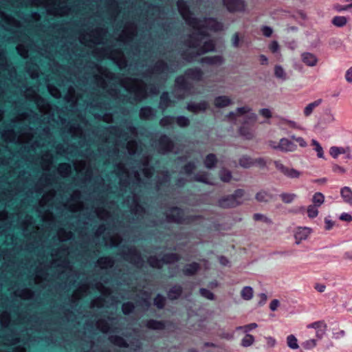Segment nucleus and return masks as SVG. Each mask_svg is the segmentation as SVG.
Segmentation results:
<instances>
[{
  "label": "nucleus",
  "instance_id": "a19ab883",
  "mask_svg": "<svg viewBox=\"0 0 352 352\" xmlns=\"http://www.w3.org/2000/svg\"><path fill=\"white\" fill-rule=\"evenodd\" d=\"M182 292V288L180 285L173 286L168 292V296L170 299L174 300L179 298Z\"/></svg>",
  "mask_w": 352,
  "mask_h": 352
},
{
  "label": "nucleus",
  "instance_id": "680f3d73",
  "mask_svg": "<svg viewBox=\"0 0 352 352\" xmlns=\"http://www.w3.org/2000/svg\"><path fill=\"white\" fill-rule=\"evenodd\" d=\"M121 242L120 236L118 235H114L109 238V240L106 239V244L109 246H117Z\"/></svg>",
  "mask_w": 352,
  "mask_h": 352
},
{
  "label": "nucleus",
  "instance_id": "052dcab7",
  "mask_svg": "<svg viewBox=\"0 0 352 352\" xmlns=\"http://www.w3.org/2000/svg\"><path fill=\"white\" fill-rule=\"evenodd\" d=\"M287 345L292 349H298V341L294 335H290L287 338Z\"/></svg>",
  "mask_w": 352,
  "mask_h": 352
},
{
  "label": "nucleus",
  "instance_id": "412c9836",
  "mask_svg": "<svg viewBox=\"0 0 352 352\" xmlns=\"http://www.w3.org/2000/svg\"><path fill=\"white\" fill-rule=\"evenodd\" d=\"M232 104V100L228 96H219L215 97L214 99V105L218 109L225 108Z\"/></svg>",
  "mask_w": 352,
  "mask_h": 352
},
{
  "label": "nucleus",
  "instance_id": "dca6fc26",
  "mask_svg": "<svg viewBox=\"0 0 352 352\" xmlns=\"http://www.w3.org/2000/svg\"><path fill=\"white\" fill-rule=\"evenodd\" d=\"M223 4L231 12L245 10V3L243 0H223Z\"/></svg>",
  "mask_w": 352,
  "mask_h": 352
},
{
  "label": "nucleus",
  "instance_id": "c9c22d12",
  "mask_svg": "<svg viewBox=\"0 0 352 352\" xmlns=\"http://www.w3.org/2000/svg\"><path fill=\"white\" fill-rule=\"evenodd\" d=\"M322 100L320 98V99H318V100L308 104L305 107L304 111H303L305 116L306 117L309 116L312 113L314 109L316 107H318L322 103Z\"/></svg>",
  "mask_w": 352,
  "mask_h": 352
},
{
  "label": "nucleus",
  "instance_id": "8fccbe9b",
  "mask_svg": "<svg viewBox=\"0 0 352 352\" xmlns=\"http://www.w3.org/2000/svg\"><path fill=\"white\" fill-rule=\"evenodd\" d=\"M175 122H176L179 127L185 128L189 126L190 120L186 116H179L175 118Z\"/></svg>",
  "mask_w": 352,
  "mask_h": 352
},
{
  "label": "nucleus",
  "instance_id": "4c0bfd02",
  "mask_svg": "<svg viewBox=\"0 0 352 352\" xmlns=\"http://www.w3.org/2000/svg\"><path fill=\"white\" fill-rule=\"evenodd\" d=\"M90 287L87 285H83L80 287L73 294L74 300L79 299L89 293Z\"/></svg>",
  "mask_w": 352,
  "mask_h": 352
},
{
  "label": "nucleus",
  "instance_id": "49530a36",
  "mask_svg": "<svg viewBox=\"0 0 352 352\" xmlns=\"http://www.w3.org/2000/svg\"><path fill=\"white\" fill-rule=\"evenodd\" d=\"M71 166L67 163L60 164L58 168V172L62 177H67L71 173Z\"/></svg>",
  "mask_w": 352,
  "mask_h": 352
},
{
  "label": "nucleus",
  "instance_id": "72a5a7b5",
  "mask_svg": "<svg viewBox=\"0 0 352 352\" xmlns=\"http://www.w3.org/2000/svg\"><path fill=\"white\" fill-rule=\"evenodd\" d=\"M340 194L345 202L352 204V190L349 187L345 186L341 188Z\"/></svg>",
  "mask_w": 352,
  "mask_h": 352
},
{
  "label": "nucleus",
  "instance_id": "f3484780",
  "mask_svg": "<svg viewBox=\"0 0 352 352\" xmlns=\"http://www.w3.org/2000/svg\"><path fill=\"white\" fill-rule=\"evenodd\" d=\"M208 107V103L205 100H202L199 102H190L186 106L187 110L194 113L205 112Z\"/></svg>",
  "mask_w": 352,
  "mask_h": 352
},
{
  "label": "nucleus",
  "instance_id": "39448f33",
  "mask_svg": "<svg viewBox=\"0 0 352 352\" xmlns=\"http://www.w3.org/2000/svg\"><path fill=\"white\" fill-rule=\"evenodd\" d=\"M245 194L244 190L236 189L233 194L220 198L218 204L223 208H235L243 203V197Z\"/></svg>",
  "mask_w": 352,
  "mask_h": 352
},
{
  "label": "nucleus",
  "instance_id": "4468645a",
  "mask_svg": "<svg viewBox=\"0 0 352 352\" xmlns=\"http://www.w3.org/2000/svg\"><path fill=\"white\" fill-rule=\"evenodd\" d=\"M270 146L274 149L280 150L283 152H292L296 149V145L291 140L285 138H281L277 146L270 144Z\"/></svg>",
  "mask_w": 352,
  "mask_h": 352
},
{
  "label": "nucleus",
  "instance_id": "c85d7f7f",
  "mask_svg": "<svg viewBox=\"0 0 352 352\" xmlns=\"http://www.w3.org/2000/svg\"><path fill=\"white\" fill-rule=\"evenodd\" d=\"M173 104L174 102L169 98L168 94L167 92L162 93L160 97L159 108L164 111L168 107H171Z\"/></svg>",
  "mask_w": 352,
  "mask_h": 352
},
{
  "label": "nucleus",
  "instance_id": "338daca9",
  "mask_svg": "<svg viewBox=\"0 0 352 352\" xmlns=\"http://www.w3.org/2000/svg\"><path fill=\"white\" fill-rule=\"evenodd\" d=\"M280 196L283 201L286 204L292 202L296 197L294 193H282Z\"/></svg>",
  "mask_w": 352,
  "mask_h": 352
},
{
  "label": "nucleus",
  "instance_id": "0eeeda50",
  "mask_svg": "<svg viewBox=\"0 0 352 352\" xmlns=\"http://www.w3.org/2000/svg\"><path fill=\"white\" fill-rule=\"evenodd\" d=\"M188 87L184 76H179L175 80V87L173 91L175 98L178 100L184 98L188 94Z\"/></svg>",
  "mask_w": 352,
  "mask_h": 352
},
{
  "label": "nucleus",
  "instance_id": "bf43d9fd",
  "mask_svg": "<svg viewBox=\"0 0 352 352\" xmlns=\"http://www.w3.org/2000/svg\"><path fill=\"white\" fill-rule=\"evenodd\" d=\"M219 177L221 180L223 182H229L232 179V173L227 169H222L220 171Z\"/></svg>",
  "mask_w": 352,
  "mask_h": 352
},
{
  "label": "nucleus",
  "instance_id": "13d9d810",
  "mask_svg": "<svg viewBox=\"0 0 352 352\" xmlns=\"http://www.w3.org/2000/svg\"><path fill=\"white\" fill-rule=\"evenodd\" d=\"M16 295L23 299H30L33 296V292L29 289H24L17 291Z\"/></svg>",
  "mask_w": 352,
  "mask_h": 352
},
{
  "label": "nucleus",
  "instance_id": "69168bd1",
  "mask_svg": "<svg viewBox=\"0 0 352 352\" xmlns=\"http://www.w3.org/2000/svg\"><path fill=\"white\" fill-rule=\"evenodd\" d=\"M307 212L308 217L311 219L316 217L318 214V208L313 205H309L307 207Z\"/></svg>",
  "mask_w": 352,
  "mask_h": 352
},
{
  "label": "nucleus",
  "instance_id": "6e6d98bb",
  "mask_svg": "<svg viewBox=\"0 0 352 352\" xmlns=\"http://www.w3.org/2000/svg\"><path fill=\"white\" fill-rule=\"evenodd\" d=\"M164 263H173L177 261L179 257L175 253L166 254L163 258Z\"/></svg>",
  "mask_w": 352,
  "mask_h": 352
},
{
  "label": "nucleus",
  "instance_id": "c756f323",
  "mask_svg": "<svg viewBox=\"0 0 352 352\" xmlns=\"http://www.w3.org/2000/svg\"><path fill=\"white\" fill-rule=\"evenodd\" d=\"M192 180L209 185H212V182H211L209 179V173L204 171L199 172L195 174L192 178Z\"/></svg>",
  "mask_w": 352,
  "mask_h": 352
},
{
  "label": "nucleus",
  "instance_id": "de8ad7c7",
  "mask_svg": "<svg viewBox=\"0 0 352 352\" xmlns=\"http://www.w3.org/2000/svg\"><path fill=\"white\" fill-rule=\"evenodd\" d=\"M241 298L245 300H250L253 297V289L250 286L244 287L241 290Z\"/></svg>",
  "mask_w": 352,
  "mask_h": 352
},
{
  "label": "nucleus",
  "instance_id": "cd10ccee",
  "mask_svg": "<svg viewBox=\"0 0 352 352\" xmlns=\"http://www.w3.org/2000/svg\"><path fill=\"white\" fill-rule=\"evenodd\" d=\"M200 62L210 65H220L223 63V58L221 56H206L202 58Z\"/></svg>",
  "mask_w": 352,
  "mask_h": 352
},
{
  "label": "nucleus",
  "instance_id": "9b49d317",
  "mask_svg": "<svg viewBox=\"0 0 352 352\" xmlns=\"http://www.w3.org/2000/svg\"><path fill=\"white\" fill-rule=\"evenodd\" d=\"M136 33V26L133 23H127L122 33L119 35L118 39L124 43L131 40Z\"/></svg>",
  "mask_w": 352,
  "mask_h": 352
},
{
  "label": "nucleus",
  "instance_id": "6ab92c4d",
  "mask_svg": "<svg viewBox=\"0 0 352 352\" xmlns=\"http://www.w3.org/2000/svg\"><path fill=\"white\" fill-rule=\"evenodd\" d=\"M166 218L168 221L182 223L183 212L178 208H172L166 212Z\"/></svg>",
  "mask_w": 352,
  "mask_h": 352
},
{
  "label": "nucleus",
  "instance_id": "a211bd4d",
  "mask_svg": "<svg viewBox=\"0 0 352 352\" xmlns=\"http://www.w3.org/2000/svg\"><path fill=\"white\" fill-rule=\"evenodd\" d=\"M124 258L135 265L142 263V258L139 252L135 248H128L127 252H124Z\"/></svg>",
  "mask_w": 352,
  "mask_h": 352
},
{
  "label": "nucleus",
  "instance_id": "5701e85b",
  "mask_svg": "<svg viewBox=\"0 0 352 352\" xmlns=\"http://www.w3.org/2000/svg\"><path fill=\"white\" fill-rule=\"evenodd\" d=\"M98 71L102 76H96V80L97 82V84L98 86L105 88L106 87V80L104 79L103 76L106 78H113V74H111L110 72H109L106 69L100 68L98 69Z\"/></svg>",
  "mask_w": 352,
  "mask_h": 352
},
{
  "label": "nucleus",
  "instance_id": "09e8293b",
  "mask_svg": "<svg viewBox=\"0 0 352 352\" xmlns=\"http://www.w3.org/2000/svg\"><path fill=\"white\" fill-rule=\"evenodd\" d=\"M313 206L318 208L324 204V196L321 192H316L312 197Z\"/></svg>",
  "mask_w": 352,
  "mask_h": 352
},
{
  "label": "nucleus",
  "instance_id": "20e7f679",
  "mask_svg": "<svg viewBox=\"0 0 352 352\" xmlns=\"http://www.w3.org/2000/svg\"><path fill=\"white\" fill-rule=\"evenodd\" d=\"M116 175L119 178V184L121 190H124V188L131 187L135 184L140 182L139 173L137 170H133L131 173L122 164H118L116 168Z\"/></svg>",
  "mask_w": 352,
  "mask_h": 352
},
{
  "label": "nucleus",
  "instance_id": "f257e3e1",
  "mask_svg": "<svg viewBox=\"0 0 352 352\" xmlns=\"http://www.w3.org/2000/svg\"><path fill=\"white\" fill-rule=\"evenodd\" d=\"M177 8L185 21L196 31V32L190 35L188 38L185 41L186 45L189 48L197 49L195 56L214 51V43L212 40L204 41L203 45L201 46L202 37L206 35L208 30L214 31L221 30L222 25L212 18H205L202 20H198L192 17V14L189 11L185 2L182 0L177 1Z\"/></svg>",
  "mask_w": 352,
  "mask_h": 352
},
{
  "label": "nucleus",
  "instance_id": "6e6552de",
  "mask_svg": "<svg viewBox=\"0 0 352 352\" xmlns=\"http://www.w3.org/2000/svg\"><path fill=\"white\" fill-rule=\"evenodd\" d=\"M274 164L277 170L287 177L295 179L298 178L301 175L299 170L285 166L279 161H274Z\"/></svg>",
  "mask_w": 352,
  "mask_h": 352
},
{
  "label": "nucleus",
  "instance_id": "0e129e2a",
  "mask_svg": "<svg viewBox=\"0 0 352 352\" xmlns=\"http://www.w3.org/2000/svg\"><path fill=\"white\" fill-rule=\"evenodd\" d=\"M196 164L195 162H190L187 163L183 168L184 173L186 175H190L193 173V171L196 168Z\"/></svg>",
  "mask_w": 352,
  "mask_h": 352
},
{
  "label": "nucleus",
  "instance_id": "2eb2a0df",
  "mask_svg": "<svg viewBox=\"0 0 352 352\" xmlns=\"http://www.w3.org/2000/svg\"><path fill=\"white\" fill-rule=\"evenodd\" d=\"M173 143L166 135H162L159 140L157 150L162 154L172 151Z\"/></svg>",
  "mask_w": 352,
  "mask_h": 352
},
{
  "label": "nucleus",
  "instance_id": "423d86ee",
  "mask_svg": "<svg viewBox=\"0 0 352 352\" xmlns=\"http://www.w3.org/2000/svg\"><path fill=\"white\" fill-rule=\"evenodd\" d=\"M105 33L103 29L98 28L90 33L82 34L79 38L80 42L88 46L101 43L103 41Z\"/></svg>",
  "mask_w": 352,
  "mask_h": 352
},
{
  "label": "nucleus",
  "instance_id": "c03bdc74",
  "mask_svg": "<svg viewBox=\"0 0 352 352\" xmlns=\"http://www.w3.org/2000/svg\"><path fill=\"white\" fill-rule=\"evenodd\" d=\"M255 198L259 202H268L272 195L267 191L261 190L256 193Z\"/></svg>",
  "mask_w": 352,
  "mask_h": 352
},
{
  "label": "nucleus",
  "instance_id": "4be33fe9",
  "mask_svg": "<svg viewBox=\"0 0 352 352\" xmlns=\"http://www.w3.org/2000/svg\"><path fill=\"white\" fill-rule=\"evenodd\" d=\"M307 327L316 329V336L319 339L323 337L327 331V324L323 321H318L311 323L309 324Z\"/></svg>",
  "mask_w": 352,
  "mask_h": 352
},
{
  "label": "nucleus",
  "instance_id": "aec40b11",
  "mask_svg": "<svg viewBox=\"0 0 352 352\" xmlns=\"http://www.w3.org/2000/svg\"><path fill=\"white\" fill-rule=\"evenodd\" d=\"M74 165L78 173L81 174L85 173L86 179H89L91 178V170L85 161H77Z\"/></svg>",
  "mask_w": 352,
  "mask_h": 352
},
{
  "label": "nucleus",
  "instance_id": "58836bf2",
  "mask_svg": "<svg viewBox=\"0 0 352 352\" xmlns=\"http://www.w3.org/2000/svg\"><path fill=\"white\" fill-rule=\"evenodd\" d=\"M239 165L243 168H249L254 165V160L248 155H243L239 159Z\"/></svg>",
  "mask_w": 352,
  "mask_h": 352
},
{
  "label": "nucleus",
  "instance_id": "3c124183",
  "mask_svg": "<svg viewBox=\"0 0 352 352\" xmlns=\"http://www.w3.org/2000/svg\"><path fill=\"white\" fill-rule=\"evenodd\" d=\"M146 327L151 329L160 330L164 329V325L160 321L151 320L146 322Z\"/></svg>",
  "mask_w": 352,
  "mask_h": 352
},
{
  "label": "nucleus",
  "instance_id": "774afa93",
  "mask_svg": "<svg viewBox=\"0 0 352 352\" xmlns=\"http://www.w3.org/2000/svg\"><path fill=\"white\" fill-rule=\"evenodd\" d=\"M54 197V192H50L49 193L44 195L42 199L39 201V204L41 207L45 206L50 200H51Z\"/></svg>",
  "mask_w": 352,
  "mask_h": 352
},
{
  "label": "nucleus",
  "instance_id": "37998d69",
  "mask_svg": "<svg viewBox=\"0 0 352 352\" xmlns=\"http://www.w3.org/2000/svg\"><path fill=\"white\" fill-rule=\"evenodd\" d=\"M94 54L99 58H113V55L109 52V50L104 49L103 47H97L94 50Z\"/></svg>",
  "mask_w": 352,
  "mask_h": 352
},
{
  "label": "nucleus",
  "instance_id": "e2e57ef3",
  "mask_svg": "<svg viewBox=\"0 0 352 352\" xmlns=\"http://www.w3.org/2000/svg\"><path fill=\"white\" fill-rule=\"evenodd\" d=\"M72 236L71 232H67L64 229H60L58 232V236L60 241H66L69 239Z\"/></svg>",
  "mask_w": 352,
  "mask_h": 352
},
{
  "label": "nucleus",
  "instance_id": "9d476101",
  "mask_svg": "<svg viewBox=\"0 0 352 352\" xmlns=\"http://www.w3.org/2000/svg\"><path fill=\"white\" fill-rule=\"evenodd\" d=\"M238 116H246L244 120H248L251 123H255L258 120L257 115L253 111V109L248 105H244L236 109Z\"/></svg>",
  "mask_w": 352,
  "mask_h": 352
},
{
  "label": "nucleus",
  "instance_id": "b1692460",
  "mask_svg": "<svg viewBox=\"0 0 352 352\" xmlns=\"http://www.w3.org/2000/svg\"><path fill=\"white\" fill-rule=\"evenodd\" d=\"M310 233L311 229L309 228L300 227L297 228L294 234L296 243L299 244L302 241L307 239Z\"/></svg>",
  "mask_w": 352,
  "mask_h": 352
},
{
  "label": "nucleus",
  "instance_id": "e433bc0d",
  "mask_svg": "<svg viewBox=\"0 0 352 352\" xmlns=\"http://www.w3.org/2000/svg\"><path fill=\"white\" fill-rule=\"evenodd\" d=\"M350 151V148L346 147H338L332 146L330 148V154L333 158H337L340 154H344Z\"/></svg>",
  "mask_w": 352,
  "mask_h": 352
},
{
  "label": "nucleus",
  "instance_id": "79ce46f5",
  "mask_svg": "<svg viewBox=\"0 0 352 352\" xmlns=\"http://www.w3.org/2000/svg\"><path fill=\"white\" fill-rule=\"evenodd\" d=\"M2 19H3L4 23L9 28H18L20 25L19 21L14 19L13 17L9 15L2 14Z\"/></svg>",
  "mask_w": 352,
  "mask_h": 352
},
{
  "label": "nucleus",
  "instance_id": "f03ea898",
  "mask_svg": "<svg viewBox=\"0 0 352 352\" xmlns=\"http://www.w3.org/2000/svg\"><path fill=\"white\" fill-rule=\"evenodd\" d=\"M126 131L123 132L122 129L118 127H111L109 129V140H112L115 142V151L114 152H119L120 147L126 144L128 153L130 155L135 153L137 151V143L133 140H129V135L135 137L137 135V130L135 127L132 126L130 124L125 126Z\"/></svg>",
  "mask_w": 352,
  "mask_h": 352
},
{
  "label": "nucleus",
  "instance_id": "393cba45",
  "mask_svg": "<svg viewBox=\"0 0 352 352\" xmlns=\"http://www.w3.org/2000/svg\"><path fill=\"white\" fill-rule=\"evenodd\" d=\"M139 116L142 120H153L156 116V111L150 107H144L140 110Z\"/></svg>",
  "mask_w": 352,
  "mask_h": 352
},
{
  "label": "nucleus",
  "instance_id": "7ed1b4c3",
  "mask_svg": "<svg viewBox=\"0 0 352 352\" xmlns=\"http://www.w3.org/2000/svg\"><path fill=\"white\" fill-rule=\"evenodd\" d=\"M123 87L129 94L133 96L136 101H142L148 96L157 95L159 89L155 86H151L147 91L146 85L142 81L133 78H124L120 81Z\"/></svg>",
  "mask_w": 352,
  "mask_h": 352
},
{
  "label": "nucleus",
  "instance_id": "473e14b6",
  "mask_svg": "<svg viewBox=\"0 0 352 352\" xmlns=\"http://www.w3.org/2000/svg\"><path fill=\"white\" fill-rule=\"evenodd\" d=\"M274 76L277 79H278L281 81H285L287 79V75L285 70L280 65H275Z\"/></svg>",
  "mask_w": 352,
  "mask_h": 352
},
{
  "label": "nucleus",
  "instance_id": "603ef678",
  "mask_svg": "<svg viewBox=\"0 0 352 352\" xmlns=\"http://www.w3.org/2000/svg\"><path fill=\"white\" fill-rule=\"evenodd\" d=\"M175 123V117L173 116H164L160 121V125L162 127L171 126Z\"/></svg>",
  "mask_w": 352,
  "mask_h": 352
},
{
  "label": "nucleus",
  "instance_id": "f704fd0d",
  "mask_svg": "<svg viewBox=\"0 0 352 352\" xmlns=\"http://www.w3.org/2000/svg\"><path fill=\"white\" fill-rule=\"evenodd\" d=\"M217 162L215 155L210 153L208 154L204 160V165L208 169H212L216 167Z\"/></svg>",
  "mask_w": 352,
  "mask_h": 352
},
{
  "label": "nucleus",
  "instance_id": "7c9ffc66",
  "mask_svg": "<svg viewBox=\"0 0 352 352\" xmlns=\"http://www.w3.org/2000/svg\"><path fill=\"white\" fill-rule=\"evenodd\" d=\"M200 269V266L197 263H192L190 264L186 265L184 270V274L186 276H193L195 274L197 271Z\"/></svg>",
  "mask_w": 352,
  "mask_h": 352
},
{
  "label": "nucleus",
  "instance_id": "ddd939ff",
  "mask_svg": "<svg viewBox=\"0 0 352 352\" xmlns=\"http://www.w3.org/2000/svg\"><path fill=\"white\" fill-rule=\"evenodd\" d=\"M25 96L30 100H34L41 112L44 111L45 106H47V102L42 99L36 92V89L31 88L26 91Z\"/></svg>",
  "mask_w": 352,
  "mask_h": 352
},
{
  "label": "nucleus",
  "instance_id": "ea45409f",
  "mask_svg": "<svg viewBox=\"0 0 352 352\" xmlns=\"http://www.w3.org/2000/svg\"><path fill=\"white\" fill-rule=\"evenodd\" d=\"M98 265L102 269L111 267L113 265V260L111 257H102L98 259Z\"/></svg>",
  "mask_w": 352,
  "mask_h": 352
},
{
  "label": "nucleus",
  "instance_id": "1a4fd4ad",
  "mask_svg": "<svg viewBox=\"0 0 352 352\" xmlns=\"http://www.w3.org/2000/svg\"><path fill=\"white\" fill-rule=\"evenodd\" d=\"M124 204L130 208L132 214L141 215L144 212V208L139 204L138 198L134 194L131 197H129Z\"/></svg>",
  "mask_w": 352,
  "mask_h": 352
},
{
  "label": "nucleus",
  "instance_id": "a18cd8bd",
  "mask_svg": "<svg viewBox=\"0 0 352 352\" xmlns=\"http://www.w3.org/2000/svg\"><path fill=\"white\" fill-rule=\"evenodd\" d=\"M348 17L344 16H336L333 18L331 23L336 27H344L348 22Z\"/></svg>",
  "mask_w": 352,
  "mask_h": 352
},
{
  "label": "nucleus",
  "instance_id": "2f4dec72",
  "mask_svg": "<svg viewBox=\"0 0 352 352\" xmlns=\"http://www.w3.org/2000/svg\"><path fill=\"white\" fill-rule=\"evenodd\" d=\"M113 320L112 319L108 318L106 320H100L97 322V327L101 331L104 333H107L110 331V324H112Z\"/></svg>",
  "mask_w": 352,
  "mask_h": 352
},
{
  "label": "nucleus",
  "instance_id": "f8f14e48",
  "mask_svg": "<svg viewBox=\"0 0 352 352\" xmlns=\"http://www.w3.org/2000/svg\"><path fill=\"white\" fill-rule=\"evenodd\" d=\"M248 120H243L241 126L239 129V133L240 135L244 138L245 140H252L254 138L255 131L252 126Z\"/></svg>",
  "mask_w": 352,
  "mask_h": 352
},
{
  "label": "nucleus",
  "instance_id": "5fc2aeb1",
  "mask_svg": "<svg viewBox=\"0 0 352 352\" xmlns=\"http://www.w3.org/2000/svg\"><path fill=\"white\" fill-rule=\"evenodd\" d=\"M109 339H110L111 342H112L115 345H117V346H121V347H126V346H128V345H127L126 342H125V340L122 338H121V337H119V336H111L109 338Z\"/></svg>",
  "mask_w": 352,
  "mask_h": 352
},
{
  "label": "nucleus",
  "instance_id": "a878e982",
  "mask_svg": "<svg viewBox=\"0 0 352 352\" xmlns=\"http://www.w3.org/2000/svg\"><path fill=\"white\" fill-rule=\"evenodd\" d=\"M302 61L309 67H315L318 64L317 56L310 52H304L301 54Z\"/></svg>",
  "mask_w": 352,
  "mask_h": 352
},
{
  "label": "nucleus",
  "instance_id": "bb28decb",
  "mask_svg": "<svg viewBox=\"0 0 352 352\" xmlns=\"http://www.w3.org/2000/svg\"><path fill=\"white\" fill-rule=\"evenodd\" d=\"M203 75L204 74L201 69L197 67L187 69L185 72L186 78L196 81L201 80Z\"/></svg>",
  "mask_w": 352,
  "mask_h": 352
},
{
  "label": "nucleus",
  "instance_id": "864d4df0",
  "mask_svg": "<svg viewBox=\"0 0 352 352\" xmlns=\"http://www.w3.org/2000/svg\"><path fill=\"white\" fill-rule=\"evenodd\" d=\"M254 342V337L251 334L247 333L241 340V345L243 347H249L252 346Z\"/></svg>",
  "mask_w": 352,
  "mask_h": 352
},
{
  "label": "nucleus",
  "instance_id": "4d7b16f0",
  "mask_svg": "<svg viewBox=\"0 0 352 352\" xmlns=\"http://www.w3.org/2000/svg\"><path fill=\"white\" fill-rule=\"evenodd\" d=\"M148 263L153 267L160 268L164 264L163 258L158 259L156 256H151L148 258Z\"/></svg>",
  "mask_w": 352,
  "mask_h": 352
}]
</instances>
